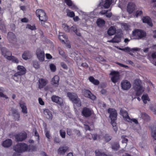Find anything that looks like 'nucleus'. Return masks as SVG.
Listing matches in <instances>:
<instances>
[{"label": "nucleus", "instance_id": "nucleus-10", "mask_svg": "<svg viewBox=\"0 0 156 156\" xmlns=\"http://www.w3.org/2000/svg\"><path fill=\"white\" fill-rule=\"evenodd\" d=\"M16 140L17 142H21L25 140L27 137V134L24 132L20 133L14 135Z\"/></svg>", "mask_w": 156, "mask_h": 156}, {"label": "nucleus", "instance_id": "nucleus-21", "mask_svg": "<svg viewBox=\"0 0 156 156\" xmlns=\"http://www.w3.org/2000/svg\"><path fill=\"white\" fill-rule=\"evenodd\" d=\"M44 113L48 119L50 121L52 120V115L49 110L48 109H45L44 110Z\"/></svg>", "mask_w": 156, "mask_h": 156}, {"label": "nucleus", "instance_id": "nucleus-55", "mask_svg": "<svg viewBox=\"0 0 156 156\" xmlns=\"http://www.w3.org/2000/svg\"><path fill=\"white\" fill-rule=\"evenodd\" d=\"M67 15L71 17H74L75 16V13L73 11L69 12L67 13Z\"/></svg>", "mask_w": 156, "mask_h": 156}, {"label": "nucleus", "instance_id": "nucleus-51", "mask_svg": "<svg viewBox=\"0 0 156 156\" xmlns=\"http://www.w3.org/2000/svg\"><path fill=\"white\" fill-rule=\"evenodd\" d=\"M121 138L122 139V143L126 144L128 142V139L127 138H126L124 135L122 136L121 137Z\"/></svg>", "mask_w": 156, "mask_h": 156}, {"label": "nucleus", "instance_id": "nucleus-14", "mask_svg": "<svg viewBox=\"0 0 156 156\" xmlns=\"http://www.w3.org/2000/svg\"><path fill=\"white\" fill-rule=\"evenodd\" d=\"M48 80L45 79L40 78L38 80L39 85L38 88L41 89L44 87L48 83Z\"/></svg>", "mask_w": 156, "mask_h": 156}, {"label": "nucleus", "instance_id": "nucleus-64", "mask_svg": "<svg viewBox=\"0 0 156 156\" xmlns=\"http://www.w3.org/2000/svg\"><path fill=\"white\" fill-rule=\"evenodd\" d=\"M21 21L22 22L27 23L28 21V20L27 18L24 17L21 19Z\"/></svg>", "mask_w": 156, "mask_h": 156}, {"label": "nucleus", "instance_id": "nucleus-4", "mask_svg": "<svg viewBox=\"0 0 156 156\" xmlns=\"http://www.w3.org/2000/svg\"><path fill=\"white\" fill-rule=\"evenodd\" d=\"M28 148V145L24 143H18L13 147V150L18 154L27 151Z\"/></svg>", "mask_w": 156, "mask_h": 156}, {"label": "nucleus", "instance_id": "nucleus-16", "mask_svg": "<svg viewBox=\"0 0 156 156\" xmlns=\"http://www.w3.org/2000/svg\"><path fill=\"white\" fill-rule=\"evenodd\" d=\"M120 113L125 120L127 121H129L130 120V118L129 116L128 112L126 111L121 109L120 110Z\"/></svg>", "mask_w": 156, "mask_h": 156}, {"label": "nucleus", "instance_id": "nucleus-56", "mask_svg": "<svg viewBox=\"0 0 156 156\" xmlns=\"http://www.w3.org/2000/svg\"><path fill=\"white\" fill-rule=\"evenodd\" d=\"M33 66L36 69H38L40 67V66L37 62H33Z\"/></svg>", "mask_w": 156, "mask_h": 156}, {"label": "nucleus", "instance_id": "nucleus-35", "mask_svg": "<svg viewBox=\"0 0 156 156\" xmlns=\"http://www.w3.org/2000/svg\"><path fill=\"white\" fill-rule=\"evenodd\" d=\"M112 0H105L103 6L105 8H108L112 3Z\"/></svg>", "mask_w": 156, "mask_h": 156}, {"label": "nucleus", "instance_id": "nucleus-53", "mask_svg": "<svg viewBox=\"0 0 156 156\" xmlns=\"http://www.w3.org/2000/svg\"><path fill=\"white\" fill-rule=\"evenodd\" d=\"M73 31L74 32H77V30L76 27L75 25H73L72 27H70V30Z\"/></svg>", "mask_w": 156, "mask_h": 156}, {"label": "nucleus", "instance_id": "nucleus-13", "mask_svg": "<svg viewBox=\"0 0 156 156\" xmlns=\"http://www.w3.org/2000/svg\"><path fill=\"white\" fill-rule=\"evenodd\" d=\"M121 87L122 90H127L130 89L131 87V84L127 80H124L121 82Z\"/></svg>", "mask_w": 156, "mask_h": 156}, {"label": "nucleus", "instance_id": "nucleus-37", "mask_svg": "<svg viewBox=\"0 0 156 156\" xmlns=\"http://www.w3.org/2000/svg\"><path fill=\"white\" fill-rule=\"evenodd\" d=\"M30 52L29 51H24L22 55L23 58L25 60H27L29 58Z\"/></svg>", "mask_w": 156, "mask_h": 156}, {"label": "nucleus", "instance_id": "nucleus-26", "mask_svg": "<svg viewBox=\"0 0 156 156\" xmlns=\"http://www.w3.org/2000/svg\"><path fill=\"white\" fill-rule=\"evenodd\" d=\"M121 41V35L120 34H116L114 37L110 41V42L112 43H119Z\"/></svg>", "mask_w": 156, "mask_h": 156}, {"label": "nucleus", "instance_id": "nucleus-36", "mask_svg": "<svg viewBox=\"0 0 156 156\" xmlns=\"http://www.w3.org/2000/svg\"><path fill=\"white\" fill-rule=\"evenodd\" d=\"M141 98L145 104L147 103V101H149L150 100L148 95L147 94L143 95Z\"/></svg>", "mask_w": 156, "mask_h": 156}, {"label": "nucleus", "instance_id": "nucleus-31", "mask_svg": "<svg viewBox=\"0 0 156 156\" xmlns=\"http://www.w3.org/2000/svg\"><path fill=\"white\" fill-rule=\"evenodd\" d=\"M96 23L98 26L103 27L105 24V21L104 20L99 18L97 20Z\"/></svg>", "mask_w": 156, "mask_h": 156}, {"label": "nucleus", "instance_id": "nucleus-7", "mask_svg": "<svg viewBox=\"0 0 156 156\" xmlns=\"http://www.w3.org/2000/svg\"><path fill=\"white\" fill-rule=\"evenodd\" d=\"M132 36L134 39H139L145 37L146 33L141 30L136 29L133 31Z\"/></svg>", "mask_w": 156, "mask_h": 156}, {"label": "nucleus", "instance_id": "nucleus-58", "mask_svg": "<svg viewBox=\"0 0 156 156\" xmlns=\"http://www.w3.org/2000/svg\"><path fill=\"white\" fill-rule=\"evenodd\" d=\"M128 122H133L135 123L136 124H137L138 123L137 120L135 119H131L130 118V120Z\"/></svg>", "mask_w": 156, "mask_h": 156}, {"label": "nucleus", "instance_id": "nucleus-8", "mask_svg": "<svg viewBox=\"0 0 156 156\" xmlns=\"http://www.w3.org/2000/svg\"><path fill=\"white\" fill-rule=\"evenodd\" d=\"M109 75L112 76L111 77V80L114 83L118 82L119 79L120 75L119 72L118 71H112Z\"/></svg>", "mask_w": 156, "mask_h": 156}, {"label": "nucleus", "instance_id": "nucleus-49", "mask_svg": "<svg viewBox=\"0 0 156 156\" xmlns=\"http://www.w3.org/2000/svg\"><path fill=\"white\" fill-rule=\"evenodd\" d=\"M64 30L66 32H69L70 31L69 27L68 26L64 24Z\"/></svg>", "mask_w": 156, "mask_h": 156}, {"label": "nucleus", "instance_id": "nucleus-23", "mask_svg": "<svg viewBox=\"0 0 156 156\" xmlns=\"http://www.w3.org/2000/svg\"><path fill=\"white\" fill-rule=\"evenodd\" d=\"M12 144V141L11 139H8L3 141L2 144V146L5 147H9Z\"/></svg>", "mask_w": 156, "mask_h": 156}, {"label": "nucleus", "instance_id": "nucleus-43", "mask_svg": "<svg viewBox=\"0 0 156 156\" xmlns=\"http://www.w3.org/2000/svg\"><path fill=\"white\" fill-rule=\"evenodd\" d=\"M105 140L108 142L110 141L112 139V136H110L108 134H106L104 136Z\"/></svg>", "mask_w": 156, "mask_h": 156}, {"label": "nucleus", "instance_id": "nucleus-40", "mask_svg": "<svg viewBox=\"0 0 156 156\" xmlns=\"http://www.w3.org/2000/svg\"><path fill=\"white\" fill-rule=\"evenodd\" d=\"M44 90L45 91H49L51 93H52L55 91V90L53 88L50 87L49 86H46L44 88Z\"/></svg>", "mask_w": 156, "mask_h": 156}, {"label": "nucleus", "instance_id": "nucleus-54", "mask_svg": "<svg viewBox=\"0 0 156 156\" xmlns=\"http://www.w3.org/2000/svg\"><path fill=\"white\" fill-rule=\"evenodd\" d=\"M50 132L48 131H46V133H45V135L46 136V137L49 139L48 141H50L49 140L51 138V136L49 134Z\"/></svg>", "mask_w": 156, "mask_h": 156}, {"label": "nucleus", "instance_id": "nucleus-5", "mask_svg": "<svg viewBox=\"0 0 156 156\" xmlns=\"http://www.w3.org/2000/svg\"><path fill=\"white\" fill-rule=\"evenodd\" d=\"M67 95L70 100L73 103L76 104L78 107H80L81 106V101L76 93L68 92L67 94Z\"/></svg>", "mask_w": 156, "mask_h": 156}, {"label": "nucleus", "instance_id": "nucleus-15", "mask_svg": "<svg viewBox=\"0 0 156 156\" xmlns=\"http://www.w3.org/2000/svg\"><path fill=\"white\" fill-rule=\"evenodd\" d=\"M135 4L132 2L128 3L127 6V11L129 14L133 12L135 9Z\"/></svg>", "mask_w": 156, "mask_h": 156}, {"label": "nucleus", "instance_id": "nucleus-50", "mask_svg": "<svg viewBox=\"0 0 156 156\" xmlns=\"http://www.w3.org/2000/svg\"><path fill=\"white\" fill-rule=\"evenodd\" d=\"M143 14V12L141 10L137 11L136 12L135 16L137 17L139 16H140Z\"/></svg>", "mask_w": 156, "mask_h": 156}, {"label": "nucleus", "instance_id": "nucleus-32", "mask_svg": "<svg viewBox=\"0 0 156 156\" xmlns=\"http://www.w3.org/2000/svg\"><path fill=\"white\" fill-rule=\"evenodd\" d=\"M151 134L152 136L156 140V125L154 126L151 128Z\"/></svg>", "mask_w": 156, "mask_h": 156}, {"label": "nucleus", "instance_id": "nucleus-17", "mask_svg": "<svg viewBox=\"0 0 156 156\" xmlns=\"http://www.w3.org/2000/svg\"><path fill=\"white\" fill-rule=\"evenodd\" d=\"M52 101L55 103L61 105L63 103V100L62 99L56 95H53L51 97Z\"/></svg>", "mask_w": 156, "mask_h": 156}, {"label": "nucleus", "instance_id": "nucleus-33", "mask_svg": "<svg viewBox=\"0 0 156 156\" xmlns=\"http://www.w3.org/2000/svg\"><path fill=\"white\" fill-rule=\"evenodd\" d=\"M0 30L3 33H5L6 29L5 24L2 22H0Z\"/></svg>", "mask_w": 156, "mask_h": 156}, {"label": "nucleus", "instance_id": "nucleus-57", "mask_svg": "<svg viewBox=\"0 0 156 156\" xmlns=\"http://www.w3.org/2000/svg\"><path fill=\"white\" fill-rule=\"evenodd\" d=\"M34 136H37V140L38 142H39V136L38 132L37 131V130L35 129V132H34Z\"/></svg>", "mask_w": 156, "mask_h": 156}, {"label": "nucleus", "instance_id": "nucleus-34", "mask_svg": "<svg viewBox=\"0 0 156 156\" xmlns=\"http://www.w3.org/2000/svg\"><path fill=\"white\" fill-rule=\"evenodd\" d=\"M87 137L90 140L93 139L94 140H95L97 139V135L96 134H92L91 133L88 134Z\"/></svg>", "mask_w": 156, "mask_h": 156}, {"label": "nucleus", "instance_id": "nucleus-19", "mask_svg": "<svg viewBox=\"0 0 156 156\" xmlns=\"http://www.w3.org/2000/svg\"><path fill=\"white\" fill-rule=\"evenodd\" d=\"M17 70L18 71L16 73L20 76L24 75L26 72V69L22 66L18 65L17 66Z\"/></svg>", "mask_w": 156, "mask_h": 156}, {"label": "nucleus", "instance_id": "nucleus-3", "mask_svg": "<svg viewBox=\"0 0 156 156\" xmlns=\"http://www.w3.org/2000/svg\"><path fill=\"white\" fill-rule=\"evenodd\" d=\"M133 88L136 92V96H138L142 94L144 90L141 80L138 79H136L133 83Z\"/></svg>", "mask_w": 156, "mask_h": 156}, {"label": "nucleus", "instance_id": "nucleus-62", "mask_svg": "<svg viewBox=\"0 0 156 156\" xmlns=\"http://www.w3.org/2000/svg\"><path fill=\"white\" fill-rule=\"evenodd\" d=\"M117 64L122 67H124L125 68H128V66L124 65V64L121 63H120L117 62Z\"/></svg>", "mask_w": 156, "mask_h": 156}, {"label": "nucleus", "instance_id": "nucleus-9", "mask_svg": "<svg viewBox=\"0 0 156 156\" xmlns=\"http://www.w3.org/2000/svg\"><path fill=\"white\" fill-rule=\"evenodd\" d=\"M83 95L85 97L90 98L93 101L95 100L96 99V96L92 93L89 90L87 89H84L82 91Z\"/></svg>", "mask_w": 156, "mask_h": 156}, {"label": "nucleus", "instance_id": "nucleus-28", "mask_svg": "<svg viewBox=\"0 0 156 156\" xmlns=\"http://www.w3.org/2000/svg\"><path fill=\"white\" fill-rule=\"evenodd\" d=\"M19 104L22 109V112L24 114H27V110L25 103L23 102H20Z\"/></svg>", "mask_w": 156, "mask_h": 156}, {"label": "nucleus", "instance_id": "nucleus-12", "mask_svg": "<svg viewBox=\"0 0 156 156\" xmlns=\"http://www.w3.org/2000/svg\"><path fill=\"white\" fill-rule=\"evenodd\" d=\"M91 110L88 108L84 107L82 111V115L85 117L87 118L90 117L92 115Z\"/></svg>", "mask_w": 156, "mask_h": 156}, {"label": "nucleus", "instance_id": "nucleus-39", "mask_svg": "<svg viewBox=\"0 0 156 156\" xmlns=\"http://www.w3.org/2000/svg\"><path fill=\"white\" fill-rule=\"evenodd\" d=\"M20 76L17 73H15L14 75L12 76V78L16 82L18 81L19 80V76Z\"/></svg>", "mask_w": 156, "mask_h": 156}, {"label": "nucleus", "instance_id": "nucleus-29", "mask_svg": "<svg viewBox=\"0 0 156 156\" xmlns=\"http://www.w3.org/2000/svg\"><path fill=\"white\" fill-rule=\"evenodd\" d=\"M116 31V29L115 27L111 26L108 31V35L111 36L115 34Z\"/></svg>", "mask_w": 156, "mask_h": 156}, {"label": "nucleus", "instance_id": "nucleus-47", "mask_svg": "<svg viewBox=\"0 0 156 156\" xmlns=\"http://www.w3.org/2000/svg\"><path fill=\"white\" fill-rule=\"evenodd\" d=\"M65 3L69 6L70 7L72 6L73 3L71 0H64Z\"/></svg>", "mask_w": 156, "mask_h": 156}, {"label": "nucleus", "instance_id": "nucleus-63", "mask_svg": "<svg viewBox=\"0 0 156 156\" xmlns=\"http://www.w3.org/2000/svg\"><path fill=\"white\" fill-rule=\"evenodd\" d=\"M60 140L58 137H55L54 139V142L56 143H59L60 142Z\"/></svg>", "mask_w": 156, "mask_h": 156}, {"label": "nucleus", "instance_id": "nucleus-46", "mask_svg": "<svg viewBox=\"0 0 156 156\" xmlns=\"http://www.w3.org/2000/svg\"><path fill=\"white\" fill-rule=\"evenodd\" d=\"M60 134L62 138H65L66 136V133L64 130L61 129L60 130Z\"/></svg>", "mask_w": 156, "mask_h": 156}, {"label": "nucleus", "instance_id": "nucleus-38", "mask_svg": "<svg viewBox=\"0 0 156 156\" xmlns=\"http://www.w3.org/2000/svg\"><path fill=\"white\" fill-rule=\"evenodd\" d=\"M28 151L29 152H33L35 151L36 150V147L35 146L32 144H30L28 145Z\"/></svg>", "mask_w": 156, "mask_h": 156}, {"label": "nucleus", "instance_id": "nucleus-42", "mask_svg": "<svg viewBox=\"0 0 156 156\" xmlns=\"http://www.w3.org/2000/svg\"><path fill=\"white\" fill-rule=\"evenodd\" d=\"M59 54L61 55L63 57L66 58V55L64 51L62 50L61 48L59 49H58Z\"/></svg>", "mask_w": 156, "mask_h": 156}, {"label": "nucleus", "instance_id": "nucleus-18", "mask_svg": "<svg viewBox=\"0 0 156 156\" xmlns=\"http://www.w3.org/2000/svg\"><path fill=\"white\" fill-rule=\"evenodd\" d=\"M59 77L57 75L55 76L51 80V84L55 87H57L59 84Z\"/></svg>", "mask_w": 156, "mask_h": 156}, {"label": "nucleus", "instance_id": "nucleus-6", "mask_svg": "<svg viewBox=\"0 0 156 156\" xmlns=\"http://www.w3.org/2000/svg\"><path fill=\"white\" fill-rule=\"evenodd\" d=\"M36 13L37 16L39 18L40 20L41 21V24L42 26H44L45 22L47 21L48 19L46 13L44 10L38 9L36 11Z\"/></svg>", "mask_w": 156, "mask_h": 156}, {"label": "nucleus", "instance_id": "nucleus-44", "mask_svg": "<svg viewBox=\"0 0 156 156\" xmlns=\"http://www.w3.org/2000/svg\"><path fill=\"white\" fill-rule=\"evenodd\" d=\"M12 114L13 115H14L16 114V115H17V117L16 118V119L17 120L19 119L20 118V114L17 112V110H14L12 111Z\"/></svg>", "mask_w": 156, "mask_h": 156}, {"label": "nucleus", "instance_id": "nucleus-27", "mask_svg": "<svg viewBox=\"0 0 156 156\" xmlns=\"http://www.w3.org/2000/svg\"><path fill=\"white\" fill-rule=\"evenodd\" d=\"M111 147L112 150L115 151H117L120 147L119 142H114L111 144Z\"/></svg>", "mask_w": 156, "mask_h": 156}, {"label": "nucleus", "instance_id": "nucleus-22", "mask_svg": "<svg viewBox=\"0 0 156 156\" xmlns=\"http://www.w3.org/2000/svg\"><path fill=\"white\" fill-rule=\"evenodd\" d=\"M7 38L9 41H16V38L15 34L12 32H10L7 34Z\"/></svg>", "mask_w": 156, "mask_h": 156}, {"label": "nucleus", "instance_id": "nucleus-45", "mask_svg": "<svg viewBox=\"0 0 156 156\" xmlns=\"http://www.w3.org/2000/svg\"><path fill=\"white\" fill-rule=\"evenodd\" d=\"M26 28H28L31 30H35L36 29V28L34 25L31 26L30 24H27Z\"/></svg>", "mask_w": 156, "mask_h": 156}, {"label": "nucleus", "instance_id": "nucleus-30", "mask_svg": "<svg viewBox=\"0 0 156 156\" xmlns=\"http://www.w3.org/2000/svg\"><path fill=\"white\" fill-rule=\"evenodd\" d=\"M58 38L62 42L65 43V40H66L67 36L64 33H60L58 36Z\"/></svg>", "mask_w": 156, "mask_h": 156}, {"label": "nucleus", "instance_id": "nucleus-60", "mask_svg": "<svg viewBox=\"0 0 156 156\" xmlns=\"http://www.w3.org/2000/svg\"><path fill=\"white\" fill-rule=\"evenodd\" d=\"M67 134L69 136L72 135V129H67Z\"/></svg>", "mask_w": 156, "mask_h": 156}, {"label": "nucleus", "instance_id": "nucleus-48", "mask_svg": "<svg viewBox=\"0 0 156 156\" xmlns=\"http://www.w3.org/2000/svg\"><path fill=\"white\" fill-rule=\"evenodd\" d=\"M62 67L64 69L67 70L68 69V67L66 64L64 62H61L60 63Z\"/></svg>", "mask_w": 156, "mask_h": 156}, {"label": "nucleus", "instance_id": "nucleus-25", "mask_svg": "<svg viewBox=\"0 0 156 156\" xmlns=\"http://www.w3.org/2000/svg\"><path fill=\"white\" fill-rule=\"evenodd\" d=\"M68 149L67 146L60 147L58 150V153L60 154H64Z\"/></svg>", "mask_w": 156, "mask_h": 156}, {"label": "nucleus", "instance_id": "nucleus-41", "mask_svg": "<svg viewBox=\"0 0 156 156\" xmlns=\"http://www.w3.org/2000/svg\"><path fill=\"white\" fill-rule=\"evenodd\" d=\"M50 68L51 71L52 72H55L56 69V66L53 64H51L50 65Z\"/></svg>", "mask_w": 156, "mask_h": 156}, {"label": "nucleus", "instance_id": "nucleus-20", "mask_svg": "<svg viewBox=\"0 0 156 156\" xmlns=\"http://www.w3.org/2000/svg\"><path fill=\"white\" fill-rule=\"evenodd\" d=\"M143 23H147L149 26L152 27L153 25L151 18L148 16H144L142 18Z\"/></svg>", "mask_w": 156, "mask_h": 156}, {"label": "nucleus", "instance_id": "nucleus-11", "mask_svg": "<svg viewBox=\"0 0 156 156\" xmlns=\"http://www.w3.org/2000/svg\"><path fill=\"white\" fill-rule=\"evenodd\" d=\"M37 57L39 60L43 62L44 59V53L43 50L40 48H38L36 51Z\"/></svg>", "mask_w": 156, "mask_h": 156}, {"label": "nucleus", "instance_id": "nucleus-59", "mask_svg": "<svg viewBox=\"0 0 156 156\" xmlns=\"http://www.w3.org/2000/svg\"><path fill=\"white\" fill-rule=\"evenodd\" d=\"M38 101L40 105H44V102L41 98H38Z\"/></svg>", "mask_w": 156, "mask_h": 156}, {"label": "nucleus", "instance_id": "nucleus-52", "mask_svg": "<svg viewBox=\"0 0 156 156\" xmlns=\"http://www.w3.org/2000/svg\"><path fill=\"white\" fill-rule=\"evenodd\" d=\"M2 89L0 88V97H3L5 98L6 99L8 98V97L6 96V95L4 94L2 91Z\"/></svg>", "mask_w": 156, "mask_h": 156}, {"label": "nucleus", "instance_id": "nucleus-2", "mask_svg": "<svg viewBox=\"0 0 156 156\" xmlns=\"http://www.w3.org/2000/svg\"><path fill=\"white\" fill-rule=\"evenodd\" d=\"M2 55L5 58L9 60H12L14 63H17L19 62V60L18 59L14 56L12 55V52L8 50L7 49L4 47L2 48H1Z\"/></svg>", "mask_w": 156, "mask_h": 156}, {"label": "nucleus", "instance_id": "nucleus-1", "mask_svg": "<svg viewBox=\"0 0 156 156\" xmlns=\"http://www.w3.org/2000/svg\"><path fill=\"white\" fill-rule=\"evenodd\" d=\"M108 112L110 114L109 117L111 121V123L113 128L114 130L116 132L118 130L116 122L117 116V111L115 109L109 108L108 110Z\"/></svg>", "mask_w": 156, "mask_h": 156}, {"label": "nucleus", "instance_id": "nucleus-24", "mask_svg": "<svg viewBox=\"0 0 156 156\" xmlns=\"http://www.w3.org/2000/svg\"><path fill=\"white\" fill-rule=\"evenodd\" d=\"M95 153L97 156H113L111 154H107L103 152L101 150L99 149L96 150Z\"/></svg>", "mask_w": 156, "mask_h": 156}, {"label": "nucleus", "instance_id": "nucleus-61", "mask_svg": "<svg viewBox=\"0 0 156 156\" xmlns=\"http://www.w3.org/2000/svg\"><path fill=\"white\" fill-rule=\"evenodd\" d=\"M99 81L98 80L95 79L92 83L95 85H98L99 84Z\"/></svg>", "mask_w": 156, "mask_h": 156}]
</instances>
